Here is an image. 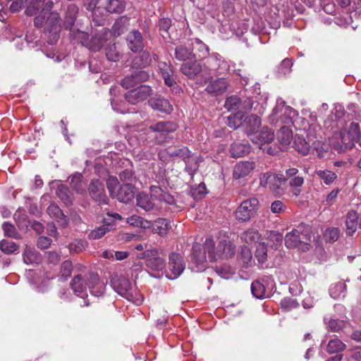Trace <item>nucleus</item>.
<instances>
[{"instance_id":"obj_1","label":"nucleus","mask_w":361,"mask_h":361,"mask_svg":"<svg viewBox=\"0 0 361 361\" xmlns=\"http://www.w3.org/2000/svg\"><path fill=\"white\" fill-rule=\"evenodd\" d=\"M73 293L79 297L87 296V290H90L91 294L96 297L103 295L105 289L104 283L99 280L97 274L88 273L84 276L75 275L70 283Z\"/></svg>"},{"instance_id":"obj_2","label":"nucleus","mask_w":361,"mask_h":361,"mask_svg":"<svg viewBox=\"0 0 361 361\" xmlns=\"http://www.w3.org/2000/svg\"><path fill=\"white\" fill-rule=\"evenodd\" d=\"M260 126V117L257 114H251L250 115V140L259 149L274 155L276 153V150H273L271 147L265 146L274 140V132L266 126L259 128Z\"/></svg>"},{"instance_id":"obj_3","label":"nucleus","mask_w":361,"mask_h":361,"mask_svg":"<svg viewBox=\"0 0 361 361\" xmlns=\"http://www.w3.org/2000/svg\"><path fill=\"white\" fill-rule=\"evenodd\" d=\"M205 248L211 262L231 257L235 252V245L228 238L220 240L216 245L213 238H208L205 240Z\"/></svg>"},{"instance_id":"obj_4","label":"nucleus","mask_w":361,"mask_h":361,"mask_svg":"<svg viewBox=\"0 0 361 361\" xmlns=\"http://www.w3.org/2000/svg\"><path fill=\"white\" fill-rule=\"evenodd\" d=\"M113 288L119 295L132 302L136 305H142L144 298L137 290H132L129 279L124 276H114L111 279Z\"/></svg>"},{"instance_id":"obj_5","label":"nucleus","mask_w":361,"mask_h":361,"mask_svg":"<svg viewBox=\"0 0 361 361\" xmlns=\"http://www.w3.org/2000/svg\"><path fill=\"white\" fill-rule=\"evenodd\" d=\"M54 3L52 1L45 0H31L25 8V13L27 16H35L34 25L37 27H41L45 22V17L53 8Z\"/></svg>"},{"instance_id":"obj_6","label":"nucleus","mask_w":361,"mask_h":361,"mask_svg":"<svg viewBox=\"0 0 361 361\" xmlns=\"http://www.w3.org/2000/svg\"><path fill=\"white\" fill-rule=\"evenodd\" d=\"M178 126L173 121H159L152 124L147 128V133L154 139L157 145L164 143L167 140L169 133L176 130Z\"/></svg>"},{"instance_id":"obj_7","label":"nucleus","mask_w":361,"mask_h":361,"mask_svg":"<svg viewBox=\"0 0 361 361\" xmlns=\"http://www.w3.org/2000/svg\"><path fill=\"white\" fill-rule=\"evenodd\" d=\"M109 35V30L106 27H102L90 40L88 39L87 34L85 32L78 31L76 37L80 39L83 46L90 50L97 51L103 47Z\"/></svg>"},{"instance_id":"obj_8","label":"nucleus","mask_w":361,"mask_h":361,"mask_svg":"<svg viewBox=\"0 0 361 361\" xmlns=\"http://www.w3.org/2000/svg\"><path fill=\"white\" fill-rule=\"evenodd\" d=\"M309 240L307 234L303 232L301 226L293 229L285 236V245L288 248H298L303 252L310 250Z\"/></svg>"},{"instance_id":"obj_9","label":"nucleus","mask_w":361,"mask_h":361,"mask_svg":"<svg viewBox=\"0 0 361 361\" xmlns=\"http://www.w3.org/2000/svg\"><path fill=\"white\" fill-rule=\"evenodd\" d=\"M122 216L118 213L108 212L106 216L103 220V224L92 230L88 233V238L90 240H98L104 235L115 229V221L121 220Z\"/></svg>"},{"instance_id":"obj_10","label":"nucleus","mask_w":361,"mask_h":361,"mask_svg":"<svg viewBox=\"0 0 361 361\" xmlns=\"http://www.w3.org/2000/svg\"><path fill=\"white\" fill-rule=\"evenodd\" d=\"M207 253V250L205 248V243L203 245L195 243L192 245L191 269L193 271L199 272L205 269Z\"/></svg>"},{"instance_id":"obj_11","label":"nucleus","mask_w":361,"mask_h":361,"mask_svg":"<svg viewBox=\"0 0 361 361\" xmlns=\"http://www.w3.org/2000/svg\"><path fill=\"white\" fill-rule=\"evenodd\" d=\"M44 25L46 26V29L51 34L49 43L54 44L59 37V33L61 29V18L59 14L50 11L45 17Z\"/></svg>"},{"instance_id":"obj_12","label":"nucleus","mask_w":361,"mask_h":361,"mask_svg":"<svg viewBox=\"0 0 361 361\" xmlns=\"http://www.w3.org/2000/svg\"><path fill=\"white\" fill-rule=\"evenodd\" d=\"M295 115L293 108L286 105L281 99H278L276 107L273 109L271 116L273 120H280L282 123L288 124L292 123V117Z\"/></svg>"},{"instance_id":"obj_13","label":"nucleus","mask_w":361,"mask_h":361,"mask_svg":"<svg viewBox=\"0 0 361 361\" xmlns=\"http://www.w3.org/2000/svg\"><path fill=\"white\" fill-rule=\"evenodd\" d=\"M152 93V90L149 85H140L136 88L128 91L125 95V99L131 104H137L146 100Z\"/></svg>"},{"instance_id":"obj_14","label":"nucleus","mask_w":361,"mask_h":361,"mask_svg":"<svg viewBox=\"0 0 361 361\" xmlns=\"http://www.w3.org/2000/svg\"><path fill=\"white\" fill-rule=\"evenodd\" d=\"M360 137V126L357 123L355 122L350 123L345 132L341 133L342 142L347 148H352L355 142H358Z\"/></svg>"},{"instance_id":"obj_15","label":"nucleus","mask_w":361,"mask_h":361,"mask_svg":"<svg viewBox=\"0 0 361 361\" xmlns=\"http://www.w3.org/2000/svg\"><path fill=\"white\" fill-rule=\"evenodd\" d=\"M88 191L90 197L100 204H108L109 200L106 195L104 186L99 179L90 182Z\"/></svg>"},{"instance_id":"obj_16","label":"nucleus","mask_w":361,"mask_h":361,"mask_svg":"<svg viewBox=\"0 0 361 361\" xmlns=\"http://www.w3.org/2000/svg\"><path fill=\"white\" fill-rule=\"evenodd\" d=\"M144 259L145 265L149 270L159 271L165 268V260L159 255L156 250L145 252Z\"/></svg>"},{"instance_id":"obj_17","label":"nucleus","mask_w":361,"mask_h":361,"mask_svg":"<svg viewBox=\"0 0 361 361\" xmlns=\"http://www.w3.org/2000/svg\"><path fill=\"white\" fill-rule=\"evenodd\" d=\"M169 267L170 273L167 275L169 279H177L185 269V264L183 257L176 252L169 255Z\"/></svg>"},{"instance_id":"obj_18","label":"nucleus","mask_w":361,"mask_h":361,"mask_svg":"<svg viewBox=\"0 0 361 361\" xmlns=\"http://www.w3.org/2000/svg\"><path fill=\"white\" fill-rule=\"evenodd\" d=\"M126 42L129 49L134 53L142 51L145 47L142 35L137 30H133L128 34Z\"/></svg>"},{"instance_id":"obj_19","label":"nucleus","mask_w":361,"mask_h":361,"mask_svg":"<svg viewBox=\"0 0 361 361\" xmlns=\"http://www.w3.org/2000/svg\"><path fill=\"white\" fill-rule=\"evenodd\" d=\"M252 101H250V110L254 109L257 111V114H261L263 112V105L265 103L267 97L261 94L260 87L259 84H256L252 90Z\"/></svg>"},{"instance_id":"obj_20","label":"nucleus","mask_w":361,"mask_h":361,"mask_svg":"<svg viewBox=\"0 0 361 361\" xmlns=\"http://www.w3.org/2000/svg\"><path fill=\"white\" fill-rule=\"evenodd\" d=\"M150 190L152 192V195L154 197L161 202H165L166 204H169L171 207L170 208L173 212H176L177 206L176 204L175 200L172 195L169 193L164 192L160 187L159 186H152L150 188Z\"/></svg>"},{"instance_id":"obj_21","label":"nucleus","mask_w":361,"mask_h":361,"mask_svg":"<svg viewBox=\"0 0 361 361\" xmlns=\"http://www.w3.org/2000/svg\"><path fill=\"white\" fill-rule=\"evenodd\" d=\"M269 189L275 195H283L286 190V178L282 174H274L270 178Z\"/></svg>"},{"instance_id":"obj_22","label":"nucleus","mask_w":361,"mask_h":361,"mask_svg":"<svg viewBox=\"0 0 361 361\" xmlns=\"http://www.w3.org/2000/svg\"><path fill=\"white\" fill-rule=\"evenodd\" d=\"M202 70V65L197 62L196 57L195 59L184 63L180 67L181 73L191 79L195 78L199 75Z\"/></svg>"},{"instance_id":"obj_23","label":"nucleus","mask_w":361,"mask_h":361,"mask_svg":"<svg viewBox=\"0 0 361 361\" xmlns=\"http://www.w3.org/2000/svg\"><path fill=\"white\" fill-rule=\"evenodd\" d=\"M135 188L129 183L121 185L114 195L119 202L128 203L133 200L135 197Z\"/></svg>"},{"instance_id":"obj_24","label":"nucleus","mask_w":361,"mask_h":361,"mask_svg":"<svg viewBox=\"0 0 361 361\" xmlns=\"http://www.w3.org/2000/svg\"><path fill=\"white\" fill-rule=\"evenodd\" d=\"M148 103L153 109L162 113L170 114L173 111V106L170 102L161 96L152 97Z\"/></svg>"},{"instance_id":"obj_25","label":"nucleus","mask_w":361,"mask_h":361,"mask_svg":"<svg viewBox=\"0 0 361 361\" xmlns=\"http://www.w3.org/2000/svg\"><path fill=\"white\" fill-rule=\"evenodd\" d=\"M228 86V83L225 78H219L214 80L207 85L206 91L211 94L219 95L224 93Z\"/></svg>"},{"instance_id":"obj_26","label":"nucleus","mask_w":361,"mask_h":361,"mask_svg":"<svg viewBox=\"0 0 361 361\" xmlns=\"http://www.w3.org/2000/svg\"><path fill=\"white\" fill-rule=\"evenodd\" d=\"M159 68L165 84L171 87H174L176 82L173 78V70L171 66L165 62H160L159 63Z\"/></svg>"},{"instance_id":"obj_27","label":"nucleus","mask_w":361,"mask_h":361,"mask_svg":"<svg viewBox=\"0 0 361 361\" xmlns=\"http://www.w3.org/2000/svg\"><path fill=\"white\" fill-rule=\"evenodd\" d=\"M23 261L25 264H39L42 261L40 253L35 248L26 246L23 254Z\"/></svg>"},{"instance_id":"obj_28","label":"nucleus","mask_w":361,"mask_h":361,"mask_svg":"<svg viewBox=\"0 0 361 361\" xmlns=\"http://www.w3.org/2000/svg\"><path fill=\"white\" fill-rule=\"evenodd\" d=\"M175 58L181 61H190L195 59V54H193L192 49L185 45L180 44L175 49Z\"/></svg>"},{"instance_id":"obj_29","label":"nucleus","mask_w":361,"mask_h":361,"mask_svg":"<svg viewBox=\"0 0 361 361\" xmlns=\"http://www.w3.org/2000/svg\"><path fill=\"white\" fill-rule=\"evenodd\" d=\"M358 214L355 211L351 210L348 212L345 219L346 234L352 235L357 228Z\"/></svg>"},{"instance_id":"obj_30","label":"nucleus","mask_w":361,"mask_h":361,"mask_svg":"<svg viewBox=\"0 0 361 361\" xmlns=\"http://www.w3.org/2000/svg\"><path fill=\"white\" fill-rule=\"evenodd\" d=\"M78 13V8L74 5H69L67 8L63 26L67 30H71L75 23L77 14Z\"/></svg>"},{"instance_id":"obj_31","label":"nucleus","mask_w":361,"mask_h":361,"mask_svg":"<svg viewBox=\"0 0 361 361\" xmlns=\"http://www.w3.org/2000/svg\"><path fill=\"white\" fill-rule=\"evenodd\" d=\"M154 233L161 236L166 235L169 229V226L166 219H158L154 221H150V227Z\"/></svg>"},{"instance_id":"obj_32","label":"nucleus","mask_w":361,"mask_h":361,"mask_svg":"<svg viewBox=\"0 0 361 361\" xmlns=\"http://www.w3.org/2000/svg\"><path fill=\"white\" fill-rule=\"evenodd\" d=\"M56 195L66 206L72 204L73 196L67 186L59 185L56 189Z\"/></svg>"},{"instance_id":"obj_33","label":"nucleus","mask_w":361,"mask_h":361,"mask_svg":"<svg viewBox=\"0 0 361 361\" xmlns=\"http://www.w3.org/2000/svg\"><path fill=\"white\" fill-rule=\"evenodd\" d=\"M224 64L226 65L225 61L223 60L222 57L216 53L210 55L206 59L205 61L206 67L211 71H218Z\"/></svg>"},{"instance_id":"obj_34","label":"nucleus","mask_w":361,"mask_h":361,"mask_svg":"<svg viewBox=\"0 0 361 361\" xmlns=\"http://www.w3.org/2000/svg\"><path fill=\"white\" fill-rule=\"evenodd\" d=\"M247 118V116L244 113L238 111L228 117V125L230 128L236 129L245 125Z\"/></svg>"},{"instance_id":"obj_35","label":"nucleus","mask_w":361,"mask_h":361,"mask_svg":"<svg viewBox=\"0 0 361 361\" xmlns=\"http://www.w3.org/2000/svg\"><path fill=\"white\" fill-rule=\"evenodd\" d=\"M153 197L152 195L149 196L145 193L138 194L136 197L137 205L146 212L152 210L154 205L152 201Z\"/></svg>"},{"instance_id":"obj_36","label":"nucleus","mask_w":361,"mask_h":361,"mask_svg":"<svg viewBox=\"0 0 361 361\" xmlns=\"http://www.w3.org/2000/svg\"><path fill=\"white\" fill-rule=\"evenodd\" d=\"M294 149L302 155H307L310 152V145L299 135H295L293 141Z\"/></svg>"},{"instance_id":"obj_37","label":"nucleus","mask_w":361,"mask_h":361,"mask_svg":"<svg viewBox=\"0 0 361 361\" xmlns=\"http://www.w3.org/2000/svg\"><path fill=\"white\" fill-rule=\"evenodd\" d=\"M138 56L135 57L133 61L134 66L145 67L150 64L152 58L149 52L147 50H142Z\"/></svg>"},{"instance_id":"obj_38","label":"nucleus","mask_w":361,"mask_h":361,"mask_svg":"<svg viewBox=\"0 0 361 361\" xmlns=\"http://www.w3.org/2000/svg\"><path fill=\"white\" fill-rule=\"evenodd\" d=\"M277 139L284 146L289 145L293 139L292 130L287 126H283L277 133Z\"/></svg>"},{"instance_id":"obj_39","label":"nucleus","mask_w":361,"mask_h":361,"mask_svg":"<svg viewBox=\"0 0 361 361\" xmlns=\"http://www.w3.org/2000/svg\"><path fill=\"white\" fill-rule=\"evenodd\" d=\"M73 269V263L71 260L67 259L61 264L59 276L62 281H66L71 277Z\"/></svg>"},{"instance_id":"obj_40","label":"nucleus","mask_w":361,"mask_h":361,"mask_svg":"<svg viewBox=\"0 0 361 361\" xmlns=\"http://www.w3.org/2000/svg\"><path fill=\"white\" fill-rule=\"evenodd\" d=\"M346 345L340 339L335 338L330 340L326 345V351L329 353H336L345 350Z\"/></svg>"},{"instance_id":"obj_41","label":"nucleus","mask_w":361,"mask_h":361,"mask_svg":"<svg viewBox=\"0 0 361 361\" xmlns=\"http://www.w3.org/2000/svg\"><path fill=\"white\" fill-rule=\"evenodd\" d=\"M346 286L343 282H338L332 286L329 289V293L331 298L338 299L341 297H345Z\"/></svg>"},{"instance_id":"obj_42","label":"nucleus","mask_w":361,"mask_h":361,"mask_svg":"<svg viewBox=\"0 0 361 361\" xmlns=\"http://www.w3.org/2000/svg\"><path fill=\"white\" fill-rule=\"evenodd\" d=\"M128 24V19L126 17H121L114 24L111 28L112 33L114 36H119L126 29V26Z\"/></svg>"},{"instance_id":"obj_43","label":"nucleus","mask_w":361,"mask_h":361,"mask_svg":"<svg viewBox=\"0 0 361 361\" xmlns=\"http://www.w3.org/2000/svg\"><path fill=\"white\" fill-rule=\"evenodd\" d=\"M70 185L78 193H82L85 190L82 176L80 173L74 174L71 177Z\"/></svg>"},{"instance_id":"obj_44","label":"nucleus","mask_w":361,"mask_h":361,"mask_svg":"<svg viewBox=\"0 0 361 361\" xmlns=\"http://www.w3.org/2000/svg\"><path fill=\"white\" fill-rule=\"evenodd\" d=\"M127 223L133 226H137L143 228H149L150 221L144 219L137 215H132L127 219Z\"/></svg>"},{"instance_id":"obj_45","label":"nucleus","mask_w":361,"mask_h":361,"mask_svg":"<svg viewBox=\"0 0 361 361\" xmlns=\"http://www.w3.org/2000/svg\"><path fill=\"white\" fill-rule=\"evenodd\" d=\"M248 174V163L241 161L237 164L233 169V177L235 179H240Z\"/></svg>"},{"instance_id":"obj_46","label":"nucleus","mask_w":361,"mask_h":361,"mask_svg":"<svg viewBox=\"0 0 361 361\" xmlns=\"http://www.w3.org/2000/svg\"><path fill=\"white\" fill-rule=\"evenodd\" d=\"M251 292L255 298L262 299L265 297L266 289L261 282L255 281L251 284Z\"/></svg>"},{"instance_id":"obj_47","label":"nucleus","mask_w":361,"mask_h":361,"mask_svg":"<svg viewBox=\"0 0 361 361\" xmlns=\"http://www.w3.org/2000/svg\"><path fill=\"white\" fill-rule=\"evenodd\" d=\"M316 173L326 185L331 184L337 178L336 173L329 170H319Z\"/></svg>"},{"instance_id":"obj_48","label":"nucleus","mask_w":361,"mask_h":361,"mask_svg":"<svg viewBox=\"0 0 361 361\" xmlns=\"http://www.w3.org/2000/svg\"><path fill=\"white\" fill-rule=\"evenodd\" d=\"M288 180L290 187L292 188L293 194L295 196L299 195L301 191L300 189H299V188L303 185L304 178L299 175L296 177H293Z\"/></svg>"},{"instance_id":"obj_49","label":"nucleus","mask_w":361,"mask_h":361,"mask_svg":"<svg viewBox=\"0 0 361 361\" xmlns=\"http://www.w3.org/2000/svg\"><path fill=\"white\" fill-rule=\"evenodd\" d=\"M235 217L238 221L245 222L248 220V202L244 200L235 212Z\"/></svg>"},{"instance_id":"obj_50","label":"nucleus","mask_w":361,"mask_h":361,"mask_svg":"<svg viewBox=\"0 0 361 361\" xmlns=\"http://www.w3.org/2000/svg\"><path fill=\"white\" fill-rule=\"evenodd\" d=\"M125 4L123 0H108L106 10L111 13H121L124 10Z\"/></svg>"},{"instance_id":"obj_51","label":"nucleus","mask_w":361,"mask_h":361,"mask_svg":"<svg viewBox=\"0 0 361 361\" xmlns=\"http://www.w3.org/2000/svg\"><path fill=\"white\" fill-rule=\"evenodd\" d=\"M87 243L82 240L75 239L68 246L71 253H80L85 250Z\"/></svg>"},{"instance_id":"obj_52","label":"nucleus","mask_w":361,"mask_h":361,"mask_svg":"<svg viewBox=\"0 0 361 361\" xmlns=\"http://www.w3.org/2000/svg\"><path fill=\"white\" fill-rule=\"evenodd\" d=\"M280 307L284 312H289L299 307L296 300L291 298H285L280 302Z\"/></svg>"},{"instance_id":"obj_53","label":"nucleus","mask_w":361,"mask_h":361,"mask_svg":"<svg viewBox=\"0 0 361 361\" xmlns=\"http://www.w3.org/2000/svg\"><path fill=\"white\" fill-rule=\"evenodd\" d=\"M328 324V329L333 332H338L344 329L347 323L341 319H330L326 322Z\"/></svg>"},{"instance_id":"obj_54","label":"nucleus","mask_w":361,"mask_h":361,"mask_svg":"<svg viewBox=\"0 0 361 361\" xmlns=\"http://www.w3.org/2000/svg\"><path fill=\"white\" fill-rule=\"evenodd\" d=\"M340 235V230L338 228H328L326 229L324 238L326 242L334 243L336 241Z\"/></svg>"},{"instance_id":"obj_55","label":"nucleus","mask_w":361,"mask_h":361,"mask_svg":"<svg viewBox=\"0 0 361 361\" xmlns=\"http://www.w3.org/2000/svg\"><path fill=\"white\" fill-rule=\"evenodd\" d=\"M247 146L241 143H234L231 148V156L234 158L243 157L245 154Z\"/></svg>"},{"instance_id":"obj_56","label":"nucleus","mask_w":361,"mask_h":361,"mask_svg":"<svg viewBox=\"0 0 361 361\" xmlns=\"http://www.w3.org/2000/svg\"><path fill=\"white\" fill-rule=\"evenodd\" d=\"M18 249V246L13 242H9L5 240L0 241V250L7 255L14 253Z\"/></svg>"},{"instance_id":"obj_57","label":"nucleus","mask_w":361,"mask_h":361,"mask_svg":"<svg viewBox=\"0 0 361 361\" xmlns=\"http://www.w3.org/2000/svg\"><path fill=\"white\" fill-rule=\"evenodd\" d=\"M255 257L261 264H263L267 260V249L264 243L256 245Z\"/></svg>"},{"instance_id":"obj_58","label":"nucleus","mask_w":361,"mask_h":361,"mask_svg":"<svg viewBox=\"0 0 361 361\" xmlns=\"http://www.w3.org/2000/svg\"><path fill=\"white\" fill-rule=\"evenodd\" d=\"M169 155L172 157H180L183 161L190 158L191 152L186 147H183L178 149L171 150Z\"/></svg>"},{"instance_id":"obj_59","label":"nucleus","mask_w":361,"mask_h":361,"mask_svg":"<svg viewBox=\"0 0 361 361\" xmlns=\"http://www.w3.org/2000/svg\"><path fill=\"white\" fill-rule=\"evenodd\" d=\"M47 213L50 217L56 220L61 219L64 216L62 210L55 204H51L48 207Z\"/></svg>"},{"instance_id":"obj_60","label":"nucleus","mask_w":361,"mask_h":361,"mask_svg":"<svg viewBox=\"0 0 361 361\" xmlns=\"http://www.w3.org/2000/svg\"><path fill=\"white\" fill-rule=\"evenodd\" d=\"M240 105V99L237 96H231L226 99L224 106L228 110H235Z\"/></svg>"},{"instance_id":"obj_61","label":"nucleus","mask_w":361,"mask_h":361,"mask_svg":"<svg viewBox=\"0 0 361 361\" xmlns=\"http://www.w3.org/2000/svg\"><path fill=\"white\" fill-rule=\"evenodd\" d=\"M184 161L185 164V170L190 176H193L198 169L197 160L190 156V158L186 159Z\"/></svg>"},{"instance_id":"obj_62","label":"nucleus","mask_w":361,"mask_h":361,"mask_svg":"<svg viewBox=\"0 0 361 361\" xmlns=\"http://www.w3.org/2000/svg\"><path fill=\"white\" fill-rule=\"evenodd\" d=\"M216 271L223 279H228L233 273L231 267L227 264L216 267Z\"/></svg>"},{"instance_id":"obj_63","label":"nucleus","mask_w":361,"mask_h":361,"mask_svg":"<svg viewBox=\"0 0 361 361\" xmlns=\"http://www.w3.org/2000/svg\"><path fill=\"white\" fill-rule=\"evenodd\" d=\"M293 64L291 59L286 58L283 59L279 66V72L283 75L289 73L291 71Z\"/></svg>"},{"instance_id":"obj_64","label":"nucleus","mask_w":361,"mask_h":361,"mask_svg":"<svg viewBox=\"0 0 361 361\" xmlns=\"http://www.w3.org/2000/svg\"><path fill=\"white\" fill-rule=\"evenodd\" d=\"M106 56L108 60L111 61H116L119 59L118 52L116 51L115 44L109 45L106 49Z\"/></svg>"}]
</instances>
